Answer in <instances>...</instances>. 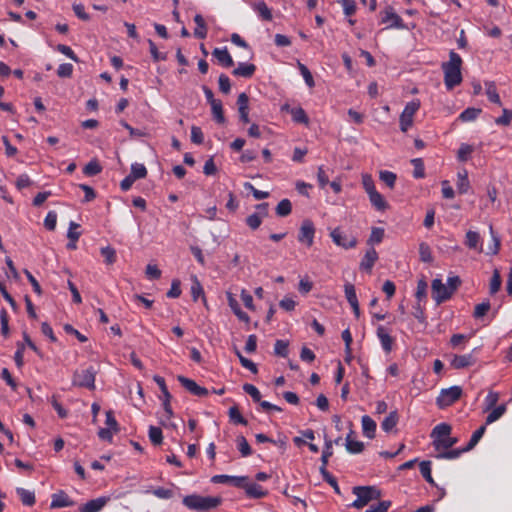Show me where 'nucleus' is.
Here are the masks:
<instances>
[{"instance_id": "1", "label": "nucleus", "mask_w": 512, "mask_h": 512, "mask_svg": "<svg viewBox=\"0 0 512 512\" xmlns=\"http://www.w3.org/2000/svg\"><path fill=\"white\" fill-rule=\"evenodd\" d=\"M461 57L454 51L449 54V61L442 64L444 72V82L448 90L453 89L462 81L461 75Z\"/></svg>"}, {"instance_id": "2", "label": "nucleus", "mask_w": 512, "mask_h": 512, "mask_svg": "<svg viewBox=\"0 0 512 512\" xmlns=\"http://www.w3.org/2000/svg\"><path fill=\"white\" fill-rule=\"evenodd\" d=\"M451 426L446 423L438 424L431 433L436 451L448 450L457 443V438L451 437Z\"/></svg>"}, {"instance_id": "3", "label": "nucleus", "mask_w": 512, "mask_h": 512, "mask_svg": "<svg viewBox=\"0 0 512 512\" xmlns=\"http://www.w3.org/2000/svg\"><path fill=\"white\" fill-rule=\"evenodd\" d=\"M220 503L221 499L219 497L211 496L189 495L183 499V504L187 508L196 511H208L217 507Z\"/></svg>"}, {"instance_id": "4", "label": "nucleus", "mask_w": 512, "mask_h": 512, "mask_svg": "<svg viewBox=\"0 0 512 512\" xmlns=\"http://www.w3.org/2000/svg\"><path fill=\"white\" fill-rule=\"evenodd\" d=\"M353 494L356 495V499L352 503V506L357 509L363 508L373 500H378L381 496L380 491L372 486L354 487Z\"/></svg>"}, {"instance_id": "5", "label": "nucleus", "mask_w": 512, "mask_h": 512, "mask_svg": "<svg viewBox=\"0 0 512 512\" xmlns=\"http://www.w3.org/2000/svg\"><path fill=\"white\" fill-rule=\"evenodd\" d=\"M462 395V388L460 386H452L442 389L437 397V405L440 408H445L455 403Z\"/></svg>"}, {"instance_id": "6", "label": "nucleus", "mask_w": 512, "mask_h": 512, "mask_svg": "<svg viewBox=\"0 0 512 512\" xmlns=\"http://www.w3.org/2000/svg\"><path fill=\"white\" fill-rule=\"evenodd\" d=\"M95 376L96 370L93 367L76 371L73 377V384L93 390L95 388Z\"/></svg>"}, {"instance_id": "7", "label": "nucleus", "mask_w": 512, "mask_h": 512, "mask_svg": "<svg viewBox=\"0 0 512 512\" xmlns=\"http://www.w3.org/2000/svg\"><path fill=\"white\" fill-rule=\"evenodd\" d=\"M453 290L447 287L440 279L432 281V297L439 304L449 299L453 294Z\"/></svg>"}, {"instance_id": "8", "label": "nucleus", "mask_w": 512, "mask_h": 512, "mask_svg": "<svg viewBox=\"0 0 512 512\" xmlns=\"http://www.w3.org/2000/svg\"><path fill=\"white\" fill-rule=\"evenodd\" d=\"M314 235V224L310 220H304L299 230L298 241L305 244L307 247H311L314 242Z\"/></svg>"}, {"instance_id": "9", "label": "nucleus", "mask_w": 512, "mask_h": 512, "mask_svg": "<svg viewBox=\"0 0 512 512\" xmlns=\"http://www.w3.org/2000/svg\"><path fill=\"white\" fill-rule=\"evenodd\" d=\"M330 237L332 241L337 245L344 249H350L356 246L357 240L354 237L348 238L340 228H335L330 232Z\"/></svg>"}, {"instance_id": "10", "label": "nucleus", "mask_w": 512, "mask_h": 512, "mask_svg": "<svg viewBox=\"0 0 512 512\" xmlns=\"http://www.w3.org/2000/svg\"><path fill=\"white\" fill-rule=\"evenodd\" d=\"M178 381L182 386L187 389L190 393L196 396L208 395V390L204 387L199 386L194 380L186 378L184 376H178Z\"/></svg>"}, {"instance_id": "11", "label": "nucleus", "mask_w": 512, "mask_h": 512, "mask_svg": "<svg viewBox=\"0 0 512 512\" xmlns=\"http://www.w3.org/2000/svg\"><path fill=\"white\" fill-rule=\"evenodd\" d=\"M382 23H386L387 28H404L402 19L393 11L392 8H388L384 11Z\"/></svg>"}, {"instance_id": "12", "label": "nucleus", "mask_w": 512, "mask_h": 512, "mask_svg": "<svg viewBox=\"0 0 512 512\" xmlns=\"http://www.w3.org/2000/svg\"><path fill=\"white\" fill-rule=\"evenodd\" d=\"M465 245L469 249H473L478 251L479 253L483 252V246L481 242L480 234L476 231L469 230L465 236Z\"/></svg>"}, {"instance_id": "13", "label": "nucleus", "mask_w": 512, "mask_h": 512, "mask_svg": "<svg viewBox=\"0 0 512 512\" xmlns=\"http://www.w3.org/2000/svg\"><path fill=\"white\" fill-rule=\"evenodd\" d=\"M107 498L100 497L88 501L87 503L80 506V512H99L107 503Z\"/></svg>"}, {"instance_id": "14", "label": "nucleus", "mask_w": 512, "mask_h": 512, "mask_svg": "<svg viewBox=\"0 0 512 512\" xmlns=\"http://www.w3.org/2000/svg\"><path fill=\"white\" fill-rule=\"evenodd\" d=\"M475 362L472 354L454 355L451 359L450 365L455 369H462L473 365Z\"/></svg>"}, {"instance_id": "15", "label": "nucleus", "mask_w": 512, "mask_h": 512, "mask_svg": "<svg viewBox=\"0 0 512 512\" xmlns=\"http://www.w3.org/2000/svg\"><path fill=\"white\" fill-rule=\"evenodd\" d=\"M73 505L74 502L63 491H60L52 495V502L50 505L51 508H64Z\"/></svg>"}, {"instance_id": "16", "label": "nucleus", "mask_w": 512, "mask_h": 512, "mask_svg": "<svg viewBox=\"0 0 512 512\" xmlns=\"http://www.w3.org/2000/svg\"><path fill=\"white\" fill-rule=\"evenodd\" d=\"M377 336L380 340L383 350L387 353L391 352L394 339L389 335V333L383 326H378Z\"/></svg>"}, {"instance_id": "17", "label": "nucleus", "mask_w": 512, "mask_h": 512, "mask_svg": "<svg viewBox=\"0 0 512 512\" xmlns=\"http://www.w3.org/2000/svg\"><path fill=\"white\" fill-rule=\"evenodd\" d=\"M266 208L267 204L258 205V209H261L262 213H254L247 217L246 223L251 229L255 230L261 225L262 218L267 214Z\"/></svg>"}, {"instance_id": "18", "label": "nucleus", "mask_w": 512, "mask_h": 512, "mask_svg": "<svg viewBox=\"0 0 512 512\" xmlns=\"http://www.w3.org/2000/svg\"><path fill=\"white\" fill-rule=\"evenodd\" d=\"M378 259V254L375 249L371 248L365 253L361 263L360 269L371 272L372 267Z\"/></svg>"}, {"instance_id": "19", "label": "nucleus", "mask_w": 512, "mask_h": 512, "mask_svg": "<svg viewBox=\"0 0 512 512\" xmlns=\"http://www.w3.org/2000/svg\"><path fill=\"white\" fill-rule=\"evenodd\" d=\"M212 54L224 67H231L234 65V61L226 48H215Z\"/></svg>"}, {"instance_id": "20", "label": "nucleus", "mask_w": 512, "mask_h": 512, "mask_svg": "<svg viewBox=\"0 0 512 512\" xmlns=\"http://www.w3.org/2000/svg\"><path fill=\"white\" fill-rule=\"evenodd\" d=\"M363 434L372 439L375 436L376 422L368 415H364L361 419Z\"/></svg>"}, {"instance_id": "21", "label": "nucleus", "mask_w": 512, "mask_h": 512, "mask_svg": "<svg viewBox=\"0 0 512 512\" xmlns=\"http://www.w3.org/2000/svg\"><path fill=\"white\" fill-rule=\"evenodd\" d=\"M256 70L254 64L239 63L237 68L233 70V74L238 77L250 78Z\"/></svg>"}, {"instance_id": "22", "label": "nucleus", "mask_w": 512, "mask_h": 512, "mask_svg": "<svg viewBox=\"0 0 512 512\" xmlns=\"http://www.w3.org/2000/svg\"><path fill=\"white\" fill-rule=\"evenodd\" d=\"M368 196L371 204L378 211H385L388 208L387 201L377 190L369 193Z\"/></svg>"}, {"instance_id": "23", "label": "nucleus", "mask_w": 512, "mask_h": 512, "mask_svg": "<svg viewBox=\"0 0 512 512\" xmlns=\"http://www.w3.org/2000/svg\"><path fill=\"white\" fill-rule=\"evenodd\" d=\"M457 190L460 194H465L470 188L468 173L466 170L459 171L457 174Z\"/></svg>"}, {"instance_id": "24", "label": "nucleus", "mask_w": 512, "mask_h": 512, "mask_svg": "<svg viewBox=\"0 0 512 512\" xmlns=\"http://www.w3.org/2000/svg\"><path fill=\"white\" fill-rule=\"evenodd\" d=\"M194 22L196 23L194 36L199 39H205L207 36V26L202 15L196 14L194 17Z\"/></svg>"}, {"instance_id": "25", "label": "nucleus", "mask_w": 512, "mask_h": 512, "mask_svg": "<svg viewBox=\"0 0 512 512\" xmlns=\"http://www.w3.org/2000/svg\"><path fill=\"white\" fill-rule=\"evenodd\" d=\"M246 494L253 498H262L266 495V492L263 490L262 486L256 483H246L244 486Z\"/></svg>"}, {"instance_id": "26", "label": "nucleus", "mask_w": 512, "mask_h": 512, "mask_svg": "<svg viewBox=\"0 0 512 512\" xmlns=\"http://www.w3.org/2000/svg\"><path fill=\"white\" fill-rule=\"evenodd\" d=\"M399 420L398 414L396 411L390 412L388 416L384 418L381 423V428L385 432H390L397 425Z\"/></svg>"}, {"instance_id": "27", "label": "nucleus", "mask_w": 512, "mask_h": 512, "mask_svg": "<svg viewBox=\"0 0 512 512\" xmlns=\"http://www.w3.org/2000/svg\"><path fill=\"white\" fill-rule=\"evenodd\" d=\"M253 9L258 13V15L266 21L272 20V12L266 5L264 1H259L253 5Z\"/></svg>"}, {"instance_id": "28", "label": "nucleus", "mask_w": 512, "mask_h": 512, "mask_svg": "<svg viewBox=\"0 0 512 512\" xmlns=\"http://www.w3.org/2000/svg\"><path fill=\"white\" fill-rule=\"evenodd\" d=\"M16 492L24 505L32 506L35 503V495L32 491L24 488H17Z\"/></svg>"}, {"instance_id": "29", "label": "nucleus", "mask_w": 512, "mask_h": 512, "mask_svg": "<svg viewBox=\"0 0 512 512\" xmlns=\"http://www.w3.org/2000/svg\"><path fill=\"white\" fill-rule=\"evenodd\" d=\"M364 448V444L360 441H356L352 438V432L346 437V449L350 453H360Z\"/></svg>"}, {"instance_id": "30", "label": "nucleus", "mask_w": 512, "mask_h": 512, "mask_svg": "<svg viewBox=\"0 0 512 512\" xmlns=\"http://www.w3.org/2000/svg\"><path fill=\"white\" fill-rule=\"evenodd\" d=\"M506 412V406L504 404L492 408V411L488 414L486 418V424H492L498 419H500L504 413Z\"/></svg>"}, {"instance_id": "31", "label": "nucleus", "mask_w": 512, "mask_h": 512, "mask_svg": "<svg viewBox=\"0 0 512 512\" xmlns=\"http://www.w3.org/2000/svg\"><path fill=\"white\" fill-rule=\"evenodd\" d=\"M135 181L143 179L147 175V169L143 164L134 163L131 165V172L129 174Z\"/></svg>"}, {"instance_id": "32", "label": "nucleus", "mask_w": 512, "mask_h": 512, "mask_svg": "<svg viewBox=\"0 0 512 512\" xmlns=\"http://www.w3.org/2000/svg\"><path fill=\"white\" fill-rule=\"evenodd\" d=\"M485 430H486L485 426H481L479 429H477L471 436L470 441L468 442L467 446L465 448H463V451H469V450L473 449L477 445V443L480 441L482 436L484 435Z\"/></svg>"}, {"instance_id": "33", "label": "nucleus", "mask_w": 512, "mask_h": 512, "mask_svg": "<svg viewBox=\"0 0 512 512\" xmlns=\"http://www.w3.org/2000/svg\"><path fill=\"white\" fill-rule=\"evenodd\" d=\"M485 85H486V95H487L488 99L493 103L501 105V100H500L499 94L497 93L495 84L492 82H488Z\"/></svg>"}, {"instance_id": "34", "label": "nucleus", "mask_w": 512, "mask_h": 512, "mask_svg": "<svg viewBox=\"0 0 512 512\" xmlns=\"http://www.w3.org/2000/svg\"><path fill=\"white\" fill-rule=\"evenodd\" d=\"M210 105H211L212 114H213L215 120L219 123H223L225 121V118L223 115V108H222L221 101L220 100L212 101V103Z\"/></svg>"}, {"instance_id": "35", "label": "nucleus", "mask_w": 512, "mask_h": 512, "mask_svg": "<svg viewBox=\"0 0 512 512\" xmlns=\"http://www.w3.org/2000/svg\"><path fill=\"white\" fill-rule=\"evenodd\" d=\"M473 147L469 144L462 143L457 152V158L461 162H465L469 159L470 155L473 152Z\"/></svg>"}, {"instance_id": "36", "label": "nucleus", "mask_w": 512, "mask_h": 512, "mask_svg": "<svg viewBox=\"0 0 512 512\" xmlns=\"http://www.w3.org/2000/svg\"><path fill=\"white\" fill-rule=\"evenodd\" d=\"M480 113L481 109L467 108L460 114L459 119L463 122H470L475 120Z\"/></svg>"}, {"instance_id": "37", "label": "nucleus", "mask_w": 512, "mask_h": 512, "mask_svg": "<svg viewBox=\"0 0 512 512\" xmlns=\"http://www.w3.org/2000/svg\"><path fill=\"white\" fill-rule=\"evenodd\" d=\"M101 255L104 257L106 264L111 265L116 261V250L111 246L102 247Z\"/></svg>"}, {"instance_id": "38", "label": "nucleus", "mask_w": 512, "mask_h": 512, "mask_svg": "<svg viewBox=\"0 0 512 512\" xmlns=\"http://www.w3.org/2000/svg\"><path fill=\"white\" fill-rule=\"evenodd\" d=\"M291 209V202L288 199H283L278 203L276 213L278 216L284 217L291 213Z\"/></svg>"}, {"instance_id": "39", "label": "nucleus", "mask_w": 512, "mask_h": 512, "mask_svg": "<svg viewBox=\"0 0 512 512\" xmlns=\"http://www.w3.org/2000/svg\"><path fill=\"white\" fill-rule=\"evenodd\" d=\"M379 178L383 181L389 188H393L396 182V174L387 170L379 172Z\"/></svg>"}, {"instance_id": "40", "label": "nucleus", "mask_w": 512, "mask_h": 512, "mask_svg": "<svg viewBox=\"0 0 512 512\" xmlns=\"http://www.w3.org/2000/svg\"><path fill=\"white\" fill-rule=\"evenodd\" d=\"M237 447L243 457H247L252 453L251 447L245 437L238 436L236 439Z\"/></svg>"}, {"instance_id": "41", "label": "nucleus", "mask_w": 512, "mask_h": 512, "mask_svg": "<svg viewBox=\"0 0 512 512\" xmlns=\"http://www.w3.org/2000/svg\"><path fill=\"white\" fill-rule=\"evenodd\" d=\"M463 452H464L463 449L442 450V451H438L436 458H438V459H456Z\"/></svg>"}, {"instance_id": "42", "label": "nucleus", "mask_w": 512, "mask_h": 512, "mask_svg": "<svg viewBox=\"0 0 512 512\" xmlns=\"http://www.w3.org/2000/svg\"><path fill=\"white\" fill-rule=\"evenodd\" d=\"M344 292H345V297L350 305L358 302L355 287L353 284L348 283V282L345 283Z\"/></svg>"}, {"instance_id": "43", "label": "nucleus", "mask_w": 512, "mask_h": 512, "mask_svg": "<svg viewBox=\"0 0 512 512\" xmlns=\"http://www.w3.org/2000/svg\"><path fill=\"white\" fill-rule=\"evenodd\" d=\"M420 472L422 476L426 479L430 484H434V480L431 475V462L430 461H422L419 465Z\"/></svg>"}, {"instance_id": "44", "label": "nucleus", "mask_w": 512, "mask_h": 512, "mask_svg": "<svg viewBox=\"0 0 512 512\" xmlns=\"http://www.w3.org/2000/svg\"><path fill=\"white\" fill-rule=\"evenodd\" d=\"M491 237H492V243L488 246L486 254L488 255H496L499 252L500 248V240L495 235L492 227H490Z\"/></svg>"}, {"instance_id": "45", "label": "nucleus", "mask_w": 512, "mask_h": 512, "mask_svg": "<svg viewBox=\"0 0 512 512\" xmlns=\"http://www.w3.org/2000/svg\"><path fill=\"white\" fill-rule=\"evenodd\" d=\"M384 229L379 227L372 228L370 237L368 239L369 244H378L383 240Z\"/></svg>"}, {"instance_id": "46", "label": "nucleus", "mask_w": 512, "mask_h": 512, "mask_svg": "<svg viewBox=\"0 0 512 512\" xmlns=\"http://www.w3.org/2000/svg\"><path fill=\"white\" fill-rule=\"evenodd\" d=\"M149 438L153 444H155V445L161 444L162 440H163L161 429L158 427H155V426H150Z\"/></svg>"}, {"instance_id": "47", "label": "nucleus", "mask_w": 512, "mask_h": 512, "mask_svg": "<svg viewBox=\"0 0 512 512\" xmlns=\"http://www.w3.org/2000/svg\"><path fill=\"white\" fill-rule=\"evenodd\" d=\"M498 400H499V394L497 392L490 391L484 401V404H485L484 411H489L492 408H494L495 405L497 404Z\"/></svg>"}, {"instance_id": "48", "label": "nucleus", "mask_w": 512, "mask_h": 512, "mask_svg": "<svg viewBox=\"0 0 512 512\" xmlns=\"http://www.w3.org/2000/svg\"><path fill=\"white\" fill-rule=\"evenodd\" d=\"M101 170L102 167L100 166V164L97 161L92 160L84 167L83 171L88 176H94L99 174Z\"/></svg>"}, {"instance_id": "49", "label": "nucleus", "mask_w": 512, "mask_h": 512, "mask_svg": "<svg viewBox=\"0 0 512 512\" xmlns=\"http://www.w3.org/2000/svg\"><path fill=\"white\" fill-rule=\"evenodd\" d=\"M500 286H501L500 272L497 269H495L493 272L491 281H490V287H489L490 293L491 294L496 293L500 289Z\"/></svg>"}, {"instance_id": "50", "label": "nucleus", "mask_w": 512, "mask_h": 512, "mask_svg": "<svg viewBox=\"0 0 512 512\" xmlns=\"http://www.w3.org/2000/svg\"><path fill=\"white\" fill-rule=\"evenodd\" d=\"M243 390L249 394L255 402H260L261 393L256 386L246 383L243 385Z\"/></svg>"}, {"instance_id": "51", "label": "nucleus", "mask_w": 512, "mask_h": 512, "mask_svg": "<svg viewBox=\"0 0 512 512\" xmlns=\"http://www.w3.org/2000/svg\"><path fill=\"white\" fill-rule=\"evenodd\" d=\"M362 185L367 194L376 191L373 178L370 174L362 175Z\"/></svg>"}, {"instance_id": "52", "label": "nucleus", "mask_w": 512, "mask_h": 512, "mask_svg": "<svg viewBox=\"0 0 512 512\" xmlns=\"http://www.w3.org/2000/svg\"><path fill=\"white\" fill-rule=\"evenodd\" d=\"M73 73V65L70 63H63L57 69V75L62 78L71 77Z\"/></svg>"}, {"instance_id": "53", "label": "nucleus", "mask_w": 512, "mask_h": 512, "mask_svg": "<svg viewBox=\"0 0 512 512\" xmlns=\"http://www.w3.org/2000/svg\"><path fill=\"white\" fill-rule=\"evenodd\" d=\"M57 223V213L55 211H50L46 215V218L44 220V226L50 230L53 231L56 227Z\"/></svg>"}, {"instance_id": "54", "label": "nucleus", "mask_w": 512, "mask_h": 512, "mask_svg": "<svg viewBox=\"0 0 512 512\" xmlns=\"http://www.w3.org/2000/svg\"><path fill=\"white\" fill-rule=\"evenodd\" d=\"M414 117L401 113L400 115V129L402 132H407L408 129L413 125Z\"/></svg>"}, {"instance_id": "55", "label": "nucleus", "mask_w": 512, "mask_h": 512, "mask_svg": "<svg viewBox=\"0 0 512 512\" xmlns=\"http://www.w3.org/2000/svg\"><path fill=\"white\" fill-rule=\"evenodd\" d=\"M293 120L300 123H308V118L302 108H294L291 110Z\"/></svg>"}, {"instance_id": "56", "label": "nucleus", "mask_w": 512, "mask_h": 512, "mask_svg": "<svg viewBox=\"0 0 512 512\" xmlns=\"http://www.w3.org/2000/svg\"><path fill=\"white\" fill-rule=\"evenodd\" d=\"M191 141L195 144H202L204 135L200 127L192 126L191 128Z\"/></svg>"}, {"instance_id": "57", "label": "nucleus", "mask_w": 512, "mask_h": 512, "mask_svg": "<svg viewBox=\"0 0 512 512\" xmlns=\"http://www.w3.org/2000/svg\"><path fill=\"white\" fill-rule=\"evenodd\" d=\"M420 258L424 262H430L432 260V254L430 247L426 243H421L419 246Z\"/></svg>"}, {"instance_id": "58", "label": "nucleus", "mask_w": 512, "mask_h": 512, "mask_svg": "<svg viewBox=\"0 0 512 512\" xmlns=\"http://www.w3.org/2000/svg\"><path fill=\"white\" fill-rule=\"evenodd\" d=\"M412 164L414 166V171H413L414 177L423 178L425 173H424V165H423L422 160L419 158L413 159Z\"/></svg>"}, {"instance_id": "59", "label": "nucleus", "mask_w": 512, "mask_h": 512, "mask_svg": "<svg viewBox=\"0 0 512 512\" xmlns=\"http://www.w3.org/2000/svg\"><path fill=\"white\" fill-rule=\"evenodd\" d=\"M512 121V111L508 109H503V114L501 117H498L495 120V123L498 125L508 126Z\"/></svg>"}, {"instance_id": "60", "label": "nucleus", "mask_w": 512, "mask_h": 512, "mask_svg": "<svg viewBox=\"0 0 512 512\" xmlns=\"http://www.w3.org/2000/svg\"><path fill=\"white\" fill-rule=\"evenodd\" d=\"M419 108H420V101L412 100L411 102L406 104V106L402 112L414 117L415 113L419 110Z\"/></svg>"}, {"instance_id": "61", "label": "nucleus", "mask_w": 512, "mask_h": 512, "mask_svg": "<svg viewBox=\"0 0 512 512\" xmlns=\"http://www.w3.org/2000/svg\"><path fill=\"white\" fill-rule=\"evenodd\" d=\"M153 495L160 499H170L173 497L174 493L171 489H166L163 487H158L152 491Z\"/></svg>"}, {"instance_id": "62", "label": "nucleus", "mask_w": 512, "mask_h": 512, "mask_svg": "<svg viewBox=\"0 0 512 512\" xmlns=\"http://www.w3.org/2000/svg\"><path fill=\"white\" fill-rule=\"evenodd\" d=\"M489 309H490V303L488 301L482 302L475 306L473 315L475 318H481L489 311Z\"/></svg>"}, {"instance_id": "63", "label": "nucleus", "mask_w": 512, "mask_h": 512, "mask_svg": "<svg viewBox=\"0 0 512 512\" xmlns=\"http://www.w3.org/2000/svg\"><path fill=\"white\" fill-rule=\"evenodd\" d=\"M229 417L232 421L238 424H246V420L241 416L238 408L236 406H233L229 409Z\"/></svg>"}, {"instance_id": "64", "label": "nucleus", "mask_w": 512, "mask_h": 512, "mask_svg": "<svg viewBox=\"0 0 512 512\" xmlns=\"http://www.w3.org/2000/svg\"><path fill=\"white\" fill-rule=\"evenodd\" d=\"M390 504V501H382L377 505L370 506L365 512H387Z\"/></svg>"}]
</instances>
